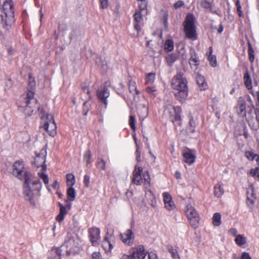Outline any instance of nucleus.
<instances>
[{
  "label": "nucleus",
  "instance_id": "nucleus-1",
  "mask_svg": "<svg viewBox=\"0 0 259 259\" xmlns=\"http://www.w3.org/2000/svg\"><path fill=\"white\" fill-rule=\"evenodd\" d=\"M32 175L30 172L25 173V180L22 186L23 194L25 200L32 205H35V200L40 196L42 184L40 180L32 181Z\"/></svg>",
  "mask_w": 259,
  "mask_h": 259
},
{
  "label": "nucleus",
  "instance_id": "nucleus-2",
  "mask_svg": "<svg viewBox=\"0 0 259 259\" xmlns=\"http://www.w3.org/2000/svg\"><path fill=\"white\" fill-rule=\"evenodd\" d=\"M172 88L176 91L175 96L180 102L185 101L188 95V81L182 72H179L171 80Z\"/></svg>",
  "mask_w": 259,
  "mask_h": 259
},
{
  "label": "nucleus",
  "instance_id": "nucleus-3",
  "mask_svg": "<svg viewBox=\"0 0 259 259\" xmlns=\"http://www.w3.org/2000/svg\"><path fill=\"white\" fill-rule=\"evenodd\" d=\"M80 240L78 237H68L61 247L65 250L67 256L78 253L81 249Z\"/></svg>",
  "mask_w": 259,
  "mask_h": 259
},
{
  "label": "nucleus",
  "instance_id": "nucleus-4",
  "mask_svg": "<svg viewBox=\"0 0 259 259\" xmlns=\"http://www.w3.org/2000/svg\"><path fill=\"white\" fill-rule=\"evenodd\" d=\"M194 18L195 17H186L183 23L186 37L192 40H196L198 37Z\"/></svg>",
  "mask_w": 259,
  "mask_h": 259
},
{
  "label": "nucleus",
  "instance_id": "nucleus-5",
  "mask_svg": "<svg viewBox=\"0 0 259 259\" xmlns=\"http://www.w3.org/2000/svg\"><path fill=\"white\" fill-rule=\"evenodd\" d=\"M146 253L144 246L139 245L137 247H133L129 250V254H123L120 259H144Z\"/></svg>",
  "mask_w": 259,
  "mask_h": 259
},
{
  "label": "nucleus",
  "instance_id": "nucleus-6",
  "mask_svg": "<svg viewBox=\"0 0 259 259\" xmlns=\"http://www.w3.org/2000/svg\"><path fill=\"white\" fill-rule=\"evenodd\" d=\"M34 92L32 91H28L27 96L24 99V112L27 116H30L34 112L35 107L31 106L32 104L38 103V100L34 98Z\"/></svg>",
  "mask_w": 259,
  "mask_h": 259
},
{
  "label": "nucleus",
  "instance_id": "nucleus-7",
  "mask_svg": "<svg viewBox=\"0 0 259 259\" xmlns=\"http://www.w3.org/2000/svg\"><path fill=\"white\" fill-rule=\"evenodd\" d=\"M110 86V83L108 81L104 82L97 90V96L98 100L102 102L106 109L108 102L107 98L110 96V91L108 87Z\"/></svg>",
  "mask_w": 259,
  "mask_h": 259
},
{
  "label": "nucleus",
  "instance_id": "nucleus-8",
  "mask_svg": "<svg viewBox=\"0 0 259 259\" xmlns=\"http://www.w3.org/2000/svg\"><path fill=\"white\" fill-rule=\"evenodd\" d=\"M28 172L25 168V164L23 160L16 161L13 166L12 174L19 180L25 181V173Z\"/></svg>",
  "mask_w": 259,
  "mask_h": 259
},
{
  "label": "nucleus",
  "instance_id": "nucleus-9",
  "mask_svg": "<svg viewBox=\"0 0 259 259\" xmlns=\"http://www.w3.org/2000/svg\"><path fill=\"white\" fill-rule=\"evenodd\" d=\"M186 215L192 226L196 228L199 222V216L196 209L190 204H188L185 208Z\"/></svg>",
  "mask_w": 259,
  "mask_h": 259
},
{
  "label": "nucleus",
  "instance_id": "nucleus-10",
  "mask_svg": "<svg viewBox=\"0 0 259 259\" xmlns=\"http://www.w3.org/2000/svg\"><path fill=\"white\" fill-rule=\"evenodd\" d=\"M35 157L34 160L32 161L33 164L37 167H41L44 171L47 169V164H46V157L47 152L46 150L42 149L39 152H35Z\"/></svg>",
  "mask_w": 259,
  "mask_h": 259
},
{
  "label": "nucleus",
  "instance_id": "nucleus-11",
  "mask_svg": "<svg viewBox=\"0 0 259 259\" xmlns=\"http://www.w3.org/2000/svg\"><path fill=\"white\" fill-rule=\"evenodd\" d=\"M169 113L170 120L175 125V122H178V125L181 126L182 124V120L181 118V107L179 106H173L171 108L168 109Z\"/></svg>",
  "mask_w": 259,
  "mask_h": 259
},
{
  "label": "nucleus",
  "instance_id": "nucleus-12",
  "mask_svg": "<svg viewBox=\"0 0 259 259\" xmlns=\"http://www.w3.org/2000/svg\"><path fill=\"white\" fill-rule=\"evenodd\" d=\"M14 17H0V35L4 38L7 31L15 22Z\"/></svg>",
  "mask_w": 259,
  "mask_h": 259
},
{
  "label": "nucleus",
  "instance_id": "nucleus-13",
  "mask_svg": "<svg viewBox=\"0 0 259 259\" xmlns=\"http://www.w3.org/2000/svg\"><path fill=\"white\" fill-rule=\"evenodd\" d=\"M46 117L47 121L45 123L44 128L50 136L54 137L57 134V125L54 117L50 114H48Z\"/></svg>",
  "mask_w": 259,
  "mask_h": 259
},
{
  "label": "nucleus",
  "instance_id": "nucleus-14",
  "mask_svg": "<svg viewBox=\"0 0 259 259\" xmlns=\"http://www.w3.org/2000/svg\"><path fill=\"white\" fill-rule=\"evenodd\" d=\"M189 54L190 57L189 59V63L192 69L196 71L200 64L199 57L195 49L191 47L190 49Z\"/></svg>",
  "mask_w": 259,
  "mask_h": 259
},
{
  "label": "nucleus",
  "instance_id": "nucleus-15",
  "mask_svg": "<svg viewBox=\"0 0 259 259\" xmlns=\"http://www.w3.org/2000/svg\"><path fill=\"white\" fill-rule=\"evenodd\" d=\"M120 239L126 245L131 246L133 244L135 239V235L132 229H127L126 231L120 235Z\"/></svg>",
  "mask_w": 259,
  "mask_h": 259
},
{
  "label": "nucleus",
  "instance_id": "nucleus-16",
  "mask_svg": "<svg viewBox=\"0 0 259 259\" xmlns=\"http://www.w3.org/2000/svg\"><path fill=\"white\" fill-rule=\"evenodd\" d=\"M138 9L133 16H146L148 15L147 9V2L146 0H137Z\"/></svg>",
  "mask_w": 259,
  "mask_h": 259
},
{
  "label": "nucleus",
  "instance_id": "nucleus-17",
  "mask_svg": "<svg viewBox=\"0 0 259 259\" xmlns=\"http://www.w3.org/2000/svg\"><path fill=\"white\" fill-rule=\"evenodd\" d=\"M89 234L92 245L94 246L98 245L100 239V229L96 227L91 228L89 230Z\"/></svg>",
  "mask_w": 259,
  "mask_h": 259
},
{
  "label": "nucleus",
  "instance_id": "nucleus-18",
  "mask_svg": "<svg viewBox=\"0 0 259 259\" xmlns=\"http://www.w3.org/2000/svg\"><path fill=\"white\" fill-rule=\"evenodd\" d=\"M162 196L165 208L168 211L175 209L176 207V205L172 200V198L171 195L168 192H165L163 193Z\"/></svg>",
  "mask_w": 259,
  "mask_h": 259
},
{
  "label": "nucleus",
  "instance_id": "nucleus-19",
  "mask_svg": "<svg viewBox=\"0 0 259 259\" xmlns=\"http://www.w3.org/2000/svg\"><path fill=\"white\" fill-rule=\"evenodd\" d=\"M14 2L12 0H7L3 4V8L5 16H14Z\"/></svg>",
  "mask_w": 259,
  "mask_h": 259
},
{
  "label": "nucleus",
  "instance_id": "nucleus-20",
  "mask_svg": "<svg viewBox=\"0 0 259 259\" xmlns=\"http://www.w3.org/2000/svg\"><path fill=\"white\" fill-rule=\"evenodd\" d=\"M143 168L141 166H135V170L133 171V177L132 182L137 185H140L142 182L141 174L143 171Z\"/></svg>",
  "mask_w": 259,
  "mask_h": 259
},
{
  "label": "nucleus",
  "instance_id": "nucleus-21",
  "mask_svg": "<svg viewBox=\"0 0 259 259\" xmlns=\"http://www.w3.org/2000/svg\"><path fill=\"white\" fill-rule=\"evenodd\" d=\"M183 158L184 161L188 164L193 163L196 159L195 151L189 149L188 151L183 153Z\"/></svg>",
  "mask_w": 259,
  "mask_h": 259
},
{
  "label": "nucleus",
  "instance_id": "nucleus-22",
  "mask_svg": "<svg viewBox=\"0 0 259 259\" xmlns=\"http://www.w3.org/2000/svg\"><path fill=\"white\" fill-rule=\"evenodd\" d=\"M111 237V235H109L108 233H107L105 236L103 241L102 244V246L104 248L105 252L107 253H110L112 249L113 248L114 246L110 241L109 237Z\"/></svg>",
  "mask_w": 259,
  "mask_h": 259
},
{
  "label": "nucleus",
  "instance_id": "nucleus-23",
  "mask_svg": "<svg viewBox=\"0 0 259 259\" xmlns=\"http://www.w3.org/2000/svg\"><path fill=\"white\" fill-rule=\"evenodd\" d=\"M195 80L200 90L203 91L207 88L208 85L203 76L196 74Z\"/></svg>",
  "mask_w": 259,
  "mask_h": 259
},
{
  "label": "nucleus",
  "instance_id": "nucleus-24",
  "mask_svg": "<svg viewBox=\"0 0 259 259\" xmlns=\"http://www.w3.org/2000/svg\"><path fill=\"white\" fill-rule=\"evenodd\" d=\"M64 250L63 247H53L51 250L50 253L52 255L50 259H61L62 251Z\"/></svg>",
  "mask_w": 259,
  "mask_h": 259
},
{
  "label": "nucleus",
  "instance_id": "nucleus-25",
  "mask_svg": "<svg viewBox=\"0 0 259 259\" xmlns=\"http://www.w3.org/2000/svg\"><path fill=\"white\" fill-rule=\"evenodd\" d=\"M224 185L222 183H217L214 187V195L218 198H220L224 193Z\"/></svg>",
  "mask_w": 259,
  "mask_h": 259
},
{
  "label": "nucleus",
  "instance_id": "nucleus-26",
  "mask_svg": "<svg viewBox=\"0 0 259 259\" xmlns=\"http://www.w3.org/2000/svg\"><path fill=\"white\" fill-rule=\"evenodd\" d=\"M58 205L60 207V212L56 217V220L58 222H61L64 220V217L67 213V210L66 207L61 202H59Z\"/></svg>",
  "mask_w": 259,
  "mask_h": 259
},
{
  "label": "nucleus",
  "instance_id": "nucleus-27",
  "mask_svg": "<svg viewBox=\"0 0 259 259\" xmlns=\"http://www.w3.org/2000/svg\"><path fill=\"white\" fill-rule=\"evenodd\" d=\"M212 47H210L209 48V51L207 53V59L209 62L210 65L212 67H214L217 66V62L215 56L212 54Z\"/></svg>",
  "mask_w": 259,
  "mask_h": 259
},
{
  "label": "nucleus",
  "instance_id": "nucleus-28",
  "mask_svg": "<svg viewBox=\"0 0 259 259\" xmlns=\"http://www.w3.org/2000/svg\"><path fill=\"white\" fill-rule=\"evenodd\" d=\"M237 112L238 114L242 115L243 117L246 116V103L244 101L238 102V106L237 107Z\"/></svg>",
  "mask_w": 259,
  "mask_h": 259
},
{
  "label": "nucleus",
  "instance_id": "nucleus-29",
  "mask_svg": "<svg viewBox=\"0 0 259 259\" xmlns=\"http://www.w3.org/2000/svg\"><path fill=\"white\" fill-rule=\"evenodd\" d=\"M177 59L178 55L175 53H171L165 56V60L168 66H172Z\"/></svg>",
  "mask_w": 259,
  "mask_h": 259
},
{
  "label": "nucleus",
  "instance_id": "nucleus-30",
  "mask_svg": "<svg viewBox=\"0 0 259 259\" xmlns=\"http://www.w3.org/2000/svg\"><path fill=\"white\" fill-rule=\"evenodd\" d=\"M128 90L134 96L138 95L140 92L137 90L136 81L133 79H130L128 82Z\"/></svg>",
  "mask_w": 259,
  "mask_h": 259
},
{
  "label": "nucleus",
  "instance_id": "nucleus-31",
  "mask_svg": "<svg viewBox=\"0 0 259 259\" xmlns=\"http://www.w3.org/2000/svg\"><path fill=\"white\" fill-rule=\"evenodd\" d=\"M244 82L246 88L248 90L252 89V81L249 72L247 70L246 71L244 74Z\"/></svg>",
  "mask_w": 259,
  "mask_h": 259
},
{
  "label": "nucleus",
  "instance_id": "nucleus-32",
  "mask_svg": "<svg viewBox=\"0 0 259 259\" xmlns=\"http://www.w3.org/2000/svg\"><path fill=\"white\" fill-rule=\"evenodd\" d=\"M134 20L135 21L134 24V28L138 32H139L143 25V17H134Z\"/></svg>",
  "mask_w": 259,
  "mask_h": 259
},
{
  "label": "nucleus",
  "instance_id": "nucleus-33",
  "mask_svg": "<svg viewBox=\"0 0 259 259\" xmlns=\"http://www.w3.org/2000/svg\"><path fill=\"white\" fill-rule=\"evenodd\" d=\"M67 195L68 199L70 201H73L76 197V191L73 187H70L67 190Z\"/></svg>",
  "mask_w": 259,
  "mask_h": 259
},
{
  "label": "nucleus",
  "instance_id": "nucleus-34",
  "mask_svg": "<svg viewBox=\"0 0 259 259\" xmlns=\"http://www.w3.org/2000/svg\"><path fill=\"white\" fill-rule=\"evenodd\" d=\"M247 46L249 60L251 63H253L254 60V52L249 41H248L247 42Z\"/></svg>",
  "mask_w": 259,
  "mask_h": 259
},
{
  "label": "nucleus",
  "instance_id": "nucleus-35",
  "mask_svg": "<svg viewBox=\"0 0 259 259\" xmlns=\"http://www.w3.org/2000/svg\"><path fill=\"white\" fill-rule=\"evenodd\" d=\"M235 242L238 246H241L246 243V239L242 235L239 234L236 237Z\"/></svg>",
  "mask_w": 259,
  "mask_h": 259
},
{
  "label": "nucleus",
  "instance_id": "nucleus-36",
  "mask_svg": "<svg viewBox=\"0 0 259 259\" xmlns=\"http://www.w3.org/2000/svg\"><path fill=\"white\" fill-rule=\"evenodd\" d=\"M212 223L215 226H219L222 223L221 215L219 212H215L213 214L212 217Z\"/></svg>",
  "mask_w": 259,
  "mask_h": 259
},
{
  "label": "nucleus",
  "instance_id": "nucleus-37",
  "mask_svg": "<svg viewBox=\"0 0 259 259\" xmlns=\"http://www.w3.org/2000/svg\"><path fill=\"white\" fill-rule=\"evenodd\" d=\"M167 248L168 251L171 253L173 259H180V257L178 254L177 249L174 248L171 245H168Z\"/></svg>",
  "mask_w": 259,
  "mask_h": 259
},
{
  "label": "nucleus",
  "instance_id": "nucleus-38",
  "mask_svg": "<svg viewBox=\"0 0 259 259\" xmlns=\"http://www.w3.org/2000/svg\"><path fill=\"white\" fill-rule=\"evenodd\" d=\"M106 164V162L104 160L101 158H98L96 162V166L99 169L105 170Z\"/></svg>",
  "mask_w": 259,
  "mask_h": 259
},
{
  "label": "nucleus",
  "instance_id": "nucleus-39",
  "mask_svg": "<svg viewBox=\"0 0 259 259\" xmlns=\"http://www.w3.org/2000/svg\"><path fill=\"white\" fill-rule=\"evenodd\" d=\"M67 185L69 187H73L74 185L75 180L74 175L72 174H68L66 175Z\"/></svg>",
  "mask_w": 259,
  "mask_h": 259
},
{
  "label": "nucleus",
  "instance_id": "nucleus-40",
  "mask_svg": "<svg viewBox=\"0 0 259 259\" xmlns=\"http://www.w3.org/2000/svg\"><path fill=\"white\" fill-rule=\"evenodd\" d=\"M174 49V41L171 39L166 40L164 44V50L168 52L173 51Z\"/></svg>",
  "mask_w": 259,
  "mask_h": 259
},
{
  "label": "nucleus",
  "instance_id": "nucleus-41",
  "mask_svg": "<svg viewBox=\"0 0 259 259\" xmlns=\"http://www.w3.org/2000/svg\"><path fill=\"white\" fill-rule=\"evenodd\" d=\"M156 78V74L155 73L151 72L147 74L146 76V83H152L154 82Z\"/></svg>",
  "mask_w": 259,
  "mask_h": 259
},
{
  "label": "nucleus",
  "instance_id": "nucleus-42",
  "mask_svg": "<svg viewBox=\"0 0 259 259\" xmlns=\"http://www.w3.org/2000/svg\"><path fill=\"white\" fill-rule=\"evenodd\" d=\"M38 175L39 177H40V178H41L43 180L44 183L47 185V189L50 191V190L49 188V186H48L49 182V179L48 175H46V174L42 173V172H41V173L39 172L38 174Z\"/></svg>",
  "mask_w": 259,
  "mask_h": 259
},
{
  "label": "nucleus",
  "instance_id": "nucleus-43",
  "mask_svg": "<svg viewBox=\"0 0 259 259\" xmlns=\"http://www.w3.org/2000/svg\"><path fill=\"white\" fill-rule=\"evenodd\" d=\"M92 153L90 150H87L84 154L83 159L86 162L87 165L91 163L90 159L92 157Z\"/></svg>",
  "mask_w": 259,
  "mask_h": 259
},
{
  "label": "nucleus",
  "instance_id": "nucleus-44",
  "mask_svg": "<svg viewBox=\"0 0 259 259\" xmlns=\"http://www.w3.org/2000/svg\"><path fill=\"white\" fill-rule=\"evenodd\" d=\"M146 91L148 93L150 96L152 98H154L156 96V89L154 87H147L146 88Z\"/></svg>",
  "mask_w": 259,
  "mask_h": 259
},
{
  "label": "nucleus",
  "instance_id": "nucleus-45",
  "mask_svg": "<svg viewBox=\"0 0 259 259\" xmlns=\"http://www.w3.org/2000/svg\"><path fill=\"white\" fill-rule=\"evenodd\" d=\"M245 156L246 157V158L250 160H254L256 156H257V154L254 153L252 152H250V151L245 152Z\"/></svg>",
  "mask_w": 259,
  "mask_h": 259
},
{
  "label": "nucleus",
  "instance_id": "nucleus-46",
  "mask_svg": "<svg viewBox=\"0 0 259 259\" xmlns=\"http://www.w3.org/2000/svg\"><path fill=\"white\" fill-rule=\"evenodd\" d=\"M129 125L131 127L133 130H135L136 125H135V118L134 116L131 115L129 118Z\"/></svg>",
  "mask_w": 259,
  "mask_h": 259
},
{
  "label": "nucleus",
  "instance_id": "nucleus-47",
  "mask_svg": "<svg viewBox=\"0 0 259 259\" xmlns=\"http://www.w3.org/2000/svg\"><path fill=\"white\" fill-rule=\"evenodd\" d=\"M236 11L239 16H242L243 15L242 11L241 10V6L240 4V1L239 0H237L236 2Z\"/></svg>",
  "mask_w": 259,
  "mask_h": 259
},
{
  "label": "nucleus",
  "instance_id": "nucleus-48",
  "mask_svg": "<svg viewBox=\"0 0 259 259\" xmlns=\"http://www.w3.org/2000/svg\"><path fill=\"white\" fill-rule=\"evenodd\" d=\"M135 155H136V159L137 162H139L141 161V152L139 149V146H137V147H136V150L135 152Z\"/></svg>",
  "mask_w": 259,
  "mask_h": 259
},
{
  "label": "nucleus",
  "instance_id": "nucleus-49",
  "mask_svg": "<svg viewBox=\"0 0 259 259\" xmlns=\"http://www.w3.org/2000/svg\"><path fill=\"white\" fill-rule=\"evenodd\" d=\"M89 110V108L88 106V102H84L82 105V113L84 116H87Z\"/></svg>",
  "mask_w": 259,
  "mask_h": 259
},
{
  "label": "nucleus",
  "instance_id": "nucleus-50",
  "mask_svg": "<svg viewBox=\"0 0 259 259\" xmlns=\"http://www.w3.org/2000/svg\"><path fill=\"white\" fill-rule=\"evenodd\" d=\"M90 176L88 175H84V178H83V183H84L85 187L89 188L90 187Z\"/></svg>",
  "mask_w": 259,
  "mask_h": 259
},
{
  "label": "nucleus",
  "instance_id": "nucleus-51",
  "mask_svg": "<svg viewBox=\"0 0 259 259\" xmlns=\"http://www.w3.org/2000/svg\"><path fill=\"white\" fill-rule=\"evenodd\" d=\"M100 3V7L102 9H106L109 6L108 0H99Z\"/></svg>",
  "mask_w": 259,
  "mask_h": 259
},
{
  "label": "nucleus",
  "instance_id": "nucleus-52",
  "mask_svg": "<svg viewBox=\"0 0 259 259\" xmlns=\"http://www.w3.org/2000/svg\"><path fill=\"white\" fill-rule=\"evenodd\" d=\"M201 5L204 8L208 9L211 8V4L210 2H208L205 0H203L201 2Z\"/></svg>",
  "mask_w": 259,
  "mask_h": 259
},
{
  "label": "nucleus",
  "instance_id": "nucleus-53",
  "mask_svg": "<svg viewBox=\"0 0 259 259\" xmlns=\"http://www.w3.org/2000/svg\"><path fill=\"white\" fill-rule=\"evenodd\" d=\"M250 174L253 177L257 176L259 178V167H256L250 170Z\"/></svg>",
  "mask_w": 259,
  "mask_h": 259
},
{
  "label": "nucleus",
  "instance_id": "nucleus-54",
  "mask_svg": "<svg viewBox=\"0 0 259 259\" xmlns=\"http://www.w3.org/2000/svg\"><path fill=\"white\" fill-rule=\"evenodd\" d=\"M79 34V31L78 30H73L71 31L69 35L70 39H73L77 37V35Z\"/></svg>",
  "mask_w": 259,
  "mask_h": 259
},
{
  "label": "nucleus",
  "instance_id": "nucleus-55",
  "mask_svg": "<svg viewBox=\"0 0 259 259\" xmlns=\"http://www.w3.org/2000/svg\"><path fill=\"white\" fill-rule=\"evenodd\" d=\"M184 5V2L183 1H179L174 4V7L176 9H179Z\"/></svg>",
  "mask_w": 259,
  "mask_h": 259
},
{
  "label": "nucleus",
  "instance_id": "nucleus-56",
  "mask_svg": "<svg viewBox=\"0 0 259 259\" xmlns=\"http://www.w3.org/2000/svg\"><path fill=\"white\" fill-rule=\"evenodd\" d=\"M144 188L145 189L146 193L149 192L150 194H152V191L150 190V182H144Z\"/></svg>",
  "mask_w": 259,
  "mask_h": 259
},
{
  "label": "nucleus",
  "instance_id": "nucleus-57",
  "mask_svg": "<svg viewBox=\"0 0 259 259\" xmlns=\"http://www.w3.org/2000/svg\"><path fill=\"white\" fill-rule=\"evenodd\" d=\"M196 123L192 116H189V126L191 127H195Z\"/></svg>",
  "mask_w": 259,
  "mask_h": 259
},
{
  "label": "nucleus",
  "instance_id": "nucleus-58",
  "mask_svg": "<svg viewBox=\"0 0 259 259\" xmlns=\"http://www.w3.org/2000/svg\"><path fill=\"white\" fill-rule=\"evenodd\" d=\"M31 106L35 107V108H34V110L37 108L38 111H39L41 114H44L45 111H44L43 108L41 107L40 106H38V103H36V104H32V105Z\"/></svg>",
  "mask_w": 259,
  "mask_h": 259
},
{
  "label": "nucleus",
  "instance_id": "nucleus-59",
  "mask_svg": "<svg viewBox=\"0 0 259 259\" xmlns=\"http://www.w3.org/2000/svg\"><path fill=\"white\" fill-rule=\"evenodd\" d=\"M144 182H150V177L148 171H146L143 175Z\"/></svg>",
  "mask_w": 259,
  "mask_h": 259
},
{
  "label": "nucleus",
  "instance_id": "nucleus-60",
  "mask_svg": "<svg viewBox=\"0 0 259 259\" xmlns=\"http://www.w3.org/2000/svg\"><path fill=\"white\" fill-rule=\"evenodd\" d=\"M241 259H252L248 252H243L241 256Z\"/></svg>",
  "mask_w": 259,
  "mask_h": 259
},
{
  "label": "nucleus",
  "instance_id": "nucleus-61",
  "mask_svg": "<svg viewBox=\"0 0 259 259\" xmlns=\"http://www.w3.org/2000/svg\"><path fill=\"white\" fill-rule=\"evenodd\" d=\"M238 231L235 228H231L229 230V233L233 236H237Z\"/></svg>",
  "mask_w": 259,
  "mask_h": 259
},
{
  "label": "nucleus",
  "instance_id": "nucleus-62",
  "mask_svg": "<svg viewBox=\"0 0 259 259\" xmlns=\"http://www.w3.org/2000/svg\"><path fill=\"white\" fill-rule=\"evenodd\" d=\"M243 130H244V131H243V135L245 139H247L248 137L249 134L248 133V130L247 128V126H246L245 124H243Z\"/></svg>",
  "mask_w": 259,
  "mask_h": 259
},
{
  "label": "nucleus",
  "instance_id": "nucleus-63",
  "mask_svg": "<svg viewBox=\"0 0 259 259\" xmlns=\"http://www.w3.org/2000/svg\"><path fill=\"white\" fill-rule=\"evenodd\" d=\"M52 187L54 190H57L59 189V184L57 180L55 181L52 185Z\"/></svg>",
  "mask_w": 259,
  "mask_h": 259
},
{
  "label": "nucleus",
  "instance_id": "nucleus-64",
  "mask_svg": "<svg viewBox=\"0 0 259 259\" xmlns=\"http://www.w3.org/2000/svg\"><path fill=\"white\" fill-rule=\"evenodd\" d=\"M82 89L84 93L87 94L88 95H90L91 91L88 87H82Z\"/></svg>",
  "mask_w": 259,
  "mask_h": 259
}]
</instances>
